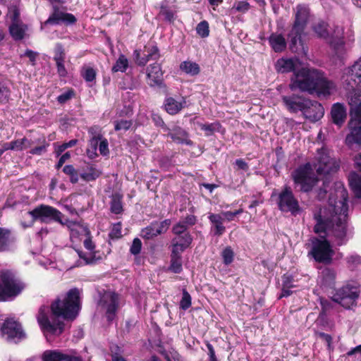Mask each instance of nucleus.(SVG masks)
<instances>
[{
    "label": "nucleus",
    "instance_id": "obj_13",
    "mask_svg": "<svg viewBox=\"0 0 361 361\" xmlns=\"http://www.w3.org/2000/svg\"><path fill=\"white\" fill-rule=\"evenodd\" d=\"M1 331L7 339L15 343L24 338L25 335L19 322L12 318L6 319L1 327Z\"/></svg>",
    "mask_w": 361,
    "mask_h": 361
},
{
    "label": "nucleus",
    "instance_id": "obj_58",
    "mask_svg": "<svg viewBox=\"0 0 361 361\" xmlns=\"http://www.w3.org/2000/svg\"><path fill=\"white\" fill-rule=\"evenodd\" d=\"M320 305L322 306V313L326 314L328 311L333 308V300L329 299L320 298Z\"/></svg>",
    "mask_w": 361,
    "mask_h": 361
},
{
    "label": "nucleus",
    "instance_id": "obj_46",
    "mask_svg": "<svg viewBox=\"0 0 361 361\" xmlns=\"http://www.w3.org/2000/svg\"><path fill=\"white\" fill-rule=\"evenodd\" d=\"M223 262L226 265L231 264L234 259V252L231 247L227 246L221 252Z\"/></svg>",
    "mask_w": 361,
    "mask_h": 361
},
{
    "label": "nucleus",
    "instance_id": "obj_38",
    "mask_svg": "<svg viewBox=\"0 0 361 361\" xmlns=\"http://www.w3.org/2000/svg\"><path fill=\"white\" fill-rule=\"evenodd\" d=\"M128 67V60L125 55L121 54L116 60L115 64L113 66L111 71L113 73L121 72L123 73Z\"/></svg>",
    "mask_w": 361,
    "mask_h": 361
},
{
    "label": "nucleus",
    "instance_id": "obj_9",
    "mask_svg": "<svg viewBox=\"0 0 361 361\" xmlns=\"http://www.w3.org/2000/svg\"><path fill=\"white\" fill-rule=\"evenodd\" d=\"M316 161L314 168L319 175H329L336 172L339 169L337 160L332 157L329 150L324 147L317 149Z\"/></svg>",
    "mask_w": 361,
    "mask_h": 361
},
{
    "label": "nucleus",
    "instance_id": "obj_45",
    "mask_svg": "<svg viewBox=\"0 0 361 361\" xmlns=\"http://www.w3.org/2000/svg\"><path fill=\"white\" fill-rule=\"evenodd\" d=\"M313 30L318 37L326 38L329 35L327 24L324 21H319L313 26Z\"/></svg>",
    "mask_w": 361,
    "mask_h": 361
},
{
    "label": "nucleus",
    "instance_id": "obj_37",
    "mask_svg": "<svg viewBox=\"0 0 361 361\" xmlns=\"http://www.w3.org/2000/svg\"><path fill=\"white\" fill-rule=\"evenodd\" d=\"M200 129L204 131L206 136H211L215 132H221V125L219 122L211 123H199Z\"/></svg>",
    "mask_w": 361,
    "mask_h": 361
},
{
    "label": "nucleus",
    "instance_id": "obj_21",
    "mask_svg": "<svg viewBox=\"0 0 361 361\" xmlns=\"http://www.w3.org/2000/svg\"><path fill=\"white\" fill-rule=\"evenodd\" d=\"M102 173V171L93 164H87L79 169L80 177L85 182L96 180Z\"/></svg>",
    "mask_w": 361,
    "mask_h": 361
},
{
    "label": "nucleus",
    "instance_id": "obj_41",
    "mask_svg": "<svg viewBox=\"0 0 361 361\" xmlns=\"http://www.w3.org/2000/svg\"><path fill=\"white\" fill-rule=\"evenodd\" d=\"M11 232L8 229L0 227V252L5 251L9 243Z\"/></svg>",
    "mask_w": 361,
    "mask_h": 361
},
{
    "label": "nucleus",
    "instance_id": "obj_3",
    "mask_svg": "<svg viewBox=\"0 0 361 361\" xmlns=\"http://www.w3.org/2000/svg\"><path fill=\"white\" fill-rule=\"evenodd\" d=\"M291 90L297 89L310 94L330 95L336 89L335 84L327 80L323 73L314 68H302L293 73L289 85Z\"/></svg>",
    "mask_w": 361,
    "mask_h": 361
},
{
    "label": "nucleus",
    "instance_id": "obj_60",
    "mask_svg": "<svg viewBox=\"0 0 361 361\" xmlns=\"http://www.w3.org/2000/svg\"><path fill=\"white\" fill-rule=\"evenodd\" d=\"M68 227L70 228L71 235L72 237H76L80 233L79 230L82 229L78 224L73 221H69Z\"/></svg>",
    "mask_w": 361,
    "mask_h": 361
},
{
    "label": "nucleus",
    "instance_id": "obj_23",
    "mask_svg": "<svg viewBox=\"0 0 361 361\" xmlns=\"http://www.w3.org/2000/svg\"><path fill=\"white\" fill-rule=\"evenodd\" d=\"M43 361H82L81 358L74 355L62 353L58 350H46L42 355Z\"/></svg>",
    "mask_w": 361,
    "mask_h": 361
},
{
    "label": "nucleus",
    "instance_id": "obj_30",
    "mask_svg": "<svg viewBox=\"0 0 361 361\" xmlns=\"http://www.w3.org/2000/svg\"><path fill=\"white\" fill-rule=\"evenodd\" d=\"M85 247L90 251V253L85 254L82 251L77 250L80 258L83 259L86 264H92L94 262V255L93 252L94 250V244L90 238H87L84 240Z\"/></svg>",
    "mask_w": 361,
    "mask_h": 361
},
{
    "label": "nucleus",
    "instance_id": "obj_63",
    "mask_svg": "<svg viewBox=\"0 0 361 361\" xmlns=\"http://www.w3.org/2000/svg\"><path fill=\"white\" fill-rule=\"evenodd\" d=\"M99 150L100 154L103 156H106L109 154L108 141L106 139H104L100 141Z\"/></svg>",
    "mask_w": 361,
    "mask_h": 361
},
{
    "label": "nucleus",
    "instance_id": "obj_1",
    "mask_svg": "<svg viewBox=\"0 0 361 361\" xmlns=\"http://www.w3.org/2000/svg\"><path fill=\"white\" fill-rule=\"evenodd\" d=\"M348 192L341 183H336L334 192H331L328 204L314 212L316 224L314 231L322 239L312 240L311 255L321 263L331 262L334 251L326 235L331 238L338 245L345 244L353 236L352 228L347 221L348 205Z\"/></svg>",
    "mask_w": 361,
    "mask_h": 361
},
{
    "label": "nucleus",
    "instance_id": "obj_14",
    "mask_svg": "<svg viewBox=\"0 0 361 361\" xmlns=\"http://www.w3.org/2000/svg\"><path fill=\"white\" fill-rule=\"evenodd\" d=\"M102 306L106 309V317L109 322H112L118 308L119 297L114 292H106L101 299Z\"/></svg>",
    "mask_w": 361,
    "mask_h": 361
},
{
    "label": "nucleus",
    "instance_id": "obj_33",
    "mask_svg": "<svg viewBox=\"0 0 361 361\" xmlns=\"http://www.w3.org/2000/svg\"><path fill=\"white\" fill-rule=\"evenodd\" d=\"M349 185L355 197L361 198V176L353 172L349 176Z\"/></svg>",
    "mask_w": 361,
    "mask_h": 361
},
{
    "label": "nucleus",
    "instance_id": "obj_51",
    "mask_svg": "<svg viewBox=\"0 0 361 361\" xmlns=\"http://www.w3.org/2000/svg\"><path fill=\"white\" fill-rule=\"evenodd\" d=\"M188 227L180 220L172 228V232L176 235H182L183 233H189L187 231Z\"/></svg>",
    "mask_w": 361,
    "mask_h": 361
},
{
    "label": "nucleus",
    "instance_id": "obj_42",
    "mask_svg": "<svg viewBox=\"0 0 361 361\" xmlns=\"http://www.w3.org/2000/svg\"><path fill=\"white\" fill-rule=\"evenodd\" d=\"M159 235V231L154 227L153 223L142 229L140 236L146 240H150Z\"/></svg>",
    "mask_w": 361,
    "mask_h": 361
},
{
    "label": "nucleus",
    "instance_id": "obj_7",
    "mask_svg": "<svg viewBox=\"0 0 361 361\" xmlns=\"http://www.w3.org/2000/svg\"><path fill=\"white\" fill-rule=\"evenodd\" d=\"M23 283L11 271L0 273V302L14 299L24 289Z\"/></svg>",
    "mask_w": 361,
    "mask_h": 361
},
{
    "label": "nucleus",
    "instance_id": "obj_18",
    "mask_svg": "<svg viewBox=\"0 0 361 361\" xmlns=\"http://www.w3.org/2000/svg\"><path fill=\"white\" fill-rule=\"evenodd\" d=\"M54 61L56 63L57 73L60 78H66L68 71L65 67L66 53L61 44H56L54 50Z\"/></svg>",
    "mask_w": 361,
    "mask_h": 361
},
{
    "label": "nucleus",
    "instance_id": "obj_40",
    "mask_svg": "<svg viewBox=\"0 0 361 361\" xmlns=\"http://www.w3.org/2000/svg\"><path fill=\"white\" fill-rule=\"evenodd\" d=\"M28 142V140L25 137L20 140H13L11 142H5L6 149H8V150L21 151L26 147V144Z\"/></svg>",
    "mask_w": 361,
    "mask_h": 361
},
{
    "label": "nucleus",
    "instance_id": "obj_4",
    "mask_svg": "<svg viewBox=\"0 0 361 361\" xmlns=\"http://www.w3.org/2000/svg\"><path fill=\"white\" fill-rule=\"evenodd\" d=\"M310 16L309 8L305 5H298L296 7L295 21L291 30L288 35L289 47L293 52L307 54L302 40V35L304 33Z\"/></svg>",
    "mask_w": 361,
    "mask_h": 361
},
{
    "label": "nucleus",
    "instance_id": "obj_59",
    "mask_svg": "<svg viewBox=\"0 0 361 361\" xmlns=\"http://www.w3.org/2000/svg\"><path fill=\"white\" fill-rule=\"evenodd\" d=\"M76 143L77 140H71L68 142H64L62 145H59L56 150L57 156H59L67 148L73 147L74 145H75Z\"/></svg>",
    "mask_w": 361,
    "mask_h": 361
},
{
    "label": "nucleus",
    "instance_id": "obj_28",
    "mask_svg": "<svg viewBox=\"0 0 361 361\" xmlns=\"http://www.w3.org/2000/svg\"><path fill=\"white\" fill-rule=\"evenodd\" d=\"M185 103L184 98L178 102L173 97H167L164 101L165 110L171 115L177 114L185 106Z\"/></svg>",
    "mask_w": 361,
    "mask_h": 361
},
{
    "label": "nucleus",
    "instance_id": "obj_36",
    "mask_svg": "<svg viewBox=\"0 0 361 361\" xmlns=\"http://www.w3.org/2000/svg\"><path fill=\"white\" fill-rule=\"evenodd\" d=\"M122 197L119 193L112 195L110 203V210L112 213L118 214L123 212Z\"/></svg>",
    "mask_w": 361,
    "mask_h": 361
},
{
    "label": "nucleus",
    "instance_id": "obj_50",
    "mask_svg": "<svg viewBox=\"0 0 361 361\" xmlns=\"http://www.w3.org/2000/svg\"><path fill=\"white\" fill-rule=\"evenodd\" d=\"M196 31L197 33L202 37H206L209 36V23L206 20L201 21L197 24Z\"/></svg>",
    "mask_w": 361,
    "mask_h": 361
},
{
    "label": "nucleus",
    "instance_id": "obj_34",
    "mask_svg": "<svg viewBox=\"0 0 361 361\" xmlns=\"http://www.w3.org/2000/svg\"><path fill=\"white\" fill-rule=\"evenodd\" d=\"M180 253L176 252L173 250L171 252L169 270L175 274H179L183 270Z\"/></svg>",
    "mask_w": 361,
    "mask_h": 361
},
{
    "label": "nucleus",
    "instance_id": "obj_20",
    "mask_svg": "<svg viewBox=\"0 0 361 361\" xmlns=\"http://www.w3.org/2000/svg\"><path fill=\"white\" fill-rule=\"evenodd\" d=\"M143 56H140V52L137 50L135 51V61L138 66H144L149 61H156L159 58V49L156 46L151 47H145Z\"/></svg>",
    "mask_w": 361,
    "mask_h": 361
},
{
    "label": "nucleus",
    "instance_id": "obj_17",
    "mask_svg": "<svg viewBox=\"0 0 361 361\" xmlns=\"http://www.w3.org/2000/svg\"><path fill=\"white\" fill-rule=\"evenodd\" d=\"M75 22L76 18L73 14L61 11L59 8H55L53 13L44 22V24L59 25L65 23L71 25Z\"/></svg>",
    "mask_w": 361,
    "mask_h": 361
},
{
    "label": "nucleus",
    "instance_id": "obj_56",
    "mask_svg": "<svg viewBox=\"0 0 361 361\" xmlns=\"http://www.w3.org/2000/svg\"><path fill=\"white\" fill-rule=\"evenodd\" d=\"M109 236L111 238L118 239L122 236L121 234V224L117 223L114 224L111 229L109 233Z\"/></svg>",
    "mask_w": 361,
    "mask_h": 361
},
{
    "label": "nucleus",
    "instance_id": "obj_53",
    "mask_svg": "<svg viewBox=\"0 0 361 361\" xmlns=\"http://www.w3.org/2000/svg\"><path fill=\"white\" fill-rule=\"evenodd\" d=\"M101 139V136L100 135H98V136H94L92 139H91V145H92V150L88 149L87 151V155L88 157L90 158V159H93L95 157V156H97V154L95 152L96 151V149H97V145L98 144V141L99 140Z\"/></svg>",
    "mask_w": 361,
    "mask_h": 361
},
{
    "label": "nucleus",
    "instance_id": "obj_32",
    "mask_svg": "<svg viewBox=\"0 0 361 361\" xmlns=\"http://www.w3.org/2000/svg\"><path fill=\"white\" fill-rule=\"evenodd\" d=\"M26 29V26L22 22H16L14 23H11L9 26L10 34L15 40H20L23 39Z\"/></svg>",
    "mask_w": 361,
    "mask_h": 361
},
{
    "label": "nucleus",
    "instance_id": "obj_48",
    "mask_svg": "<svg viewBox=\"0 0 361 361\" xmlns=\"http://www.w3.org/2000/svg\"><path fill=\"white\" fill-rule=\"evenodd\" d=\"M250 8V5L247 1H240L234 3L231 8V11L239 13H246Z\"/></svg>",
    "mask_w": 361,
    "mask_h": 361
},
{
    "label": "nucleus",
    "instance_id": "obj_29",
    "mask_svg": "<svg viewBox=\"0 0 361 361\" xmlns=\"http://www.w3.org/2000/svg\"><path fill=\"white\" fill-rule=\"evenodd\" d=\"M331 114L333 122L338 126H341L346 118V109L344 105L336 103L333 105Z\"/></svg>",
    "mask_w": 361,
    "mask_h": 361
},
{
    "label": "nucleus",
    "instance_id": "obj_12",
    "mask_svg": "<svg viewBox=\"0 0 361 361\" xmlns=\"http://www.w3.org/2000/svg\"><path fill=\"white\" fill-rule=\"evenodd\" d=\"M341 80L345 88L348 91L361 86V58L352 66L345 69Z\"/></svg>",
    "mask_w": 361,
    "mask_h": 361
},
{
    "label": "nucleus",
    "instance_id": "obj_31",
    "mask_svg": "<svg viewBox=\"0 0 361 361\" xmlns=\"http://www.w3.org/2000/svg\"><path fill=\"white\" fill-rule=\"evenodd\" d=\"M269 42L275 52H281L286 47V41L281 34H271L269 37Z\"/></svg>",
    "mask_w": 361,
    "mask_h": 361
},
{
    "label": "nucleus",
    "instance_id": "obj_2",
    "mask_svg": "<svg viewBox=\"0 0 361 361\" xmlns=\"http://www.w3.org/2000/svg\"><path fill=\"white\" fill-rule=\"evenodd\" d=\"M80 308V292L78 288L71 289L61 300L56 299L48 306L43 305L37 316V322L48 341L51 336H58L64 330V324L60 317L73 320L77 317Z\"/></svg>",
    "mask_w": 361,
    "mask_h": 361
},
{
    "label": "nucleus",
    "instance_id": "obj_15",
    "mask_svg": "<svg viewBox=\"0 0 361 361\" xmlns=\"http://www.w3.org/2000/svg\"><path fill=\"white\" fill-rule=\"evenodd\" d=\"M282 101L288 110L293 113L301 111L302 113L307 104H310V99L299 94H292L283 96Z\"/></svg>",
    "mask_w": 361,
    "mask_h": 361
},
{
    "label": "nucleus",
    "instance_id": "obj_25",
    "mask_svg": "<svg viewBox=\"0 0 361 361\" xmlns=\"http://www.w3.org/2000/svg\"><path fill=\"white\" fill-rule=\"evenodd\" d=\"M192 238L190 233L176 235L172 240V250L176 252H182L190 246Z\"/></svg>",
    "mask_w": 361,
    "mask_h": 361
},
{
    "label": "nucleus",
    "instance_id": "obj_62",
    "mask_svg": "<svg viewBox=\"0 0 361 361\" xmlns=\"http://www.w3.org/2000/svg\"><path fill=\"white\" fill-rule=\"evenodd\" d=\"M294 281L290 275L284 274L282 276V286L285 288H295L296 286L293 283Z\"/></svg>",
    "mask_w": 361,
    "mask_h": 361
},
{
    "label": "nucleus",
    "instance_id": "obj_44",
    "mask_svg": "<svg viewBox=\"0 0 361 361\" xmlns=\"http://www.w3.org/2000/svg\"><path fill=\"white\" fill-rule=\"evenodd\" d=\"M63 171L68 176H70V181L72 183H76L79 180V171H78L72 165H66Z\"/></svg>",
    "mask_w": 361,
    "mask_h": 361
},
{
    "label": "nucleus",
    "instance_id": "obj_26",
    "mask_svg": "<svg viewBox=\"0 0 361 361\" xmlns=\"http://www.w3.org/2000/svg\"><path fill=\"white\" fill-rule=\"evenodd\" d=\"M321 285L326 288H334L336 284V273L334 269L326 267L320 273Z\"/></svg>",
    "mask_w": 361,
    "mask_h": 361
},
{
    "label": "nucleus",
    "instance_id": "obj_64",
    "mask_svg": "<svg viewBox=\"0 0 361 361\" xmlns=\"http://www.w3.org/2000/svg\"><path fill=\"white\" fill-rule=\"evenodd\" d=\"M8 90L2 83L0 82V102H3L8 99Z\"/></svg>",
    "mask_w": 361,
    "mask_h": 361
},
{
    "label": "nucleus",
    "instance_id": "obj_39",
    "mask_svg": "<svg viewBox=\"0 0 361 361\" xmlns=\"http://www.w3.org/2000/svg\"><path fill=\"white\" fill-rule=\"evenodd\" d=\"M80 74L83 79L87 82H93L95 81L97 73L92 67L83 66L81 68Z\"/></svg>",
    "mask_w": 361,
    "mask_h": 361
},
{
    "label": "nucleus",
    "instance_id": "obj_47",
    "mask_svg": "<svg viewBox=\"0 0 361 361\" xmlns=\"http://www.w3.org/2000/svg\"><path fill=\"white\" fill-rule=\"evenodd\" d=\"M192 305V298L189 293L186 290V289H183V296L180 301V308L186 310H188Z\"/></svg>",
    "mask_w": 361,
    "mask_h": 361
},
{
    "label": "nucleus",
    "instance_id": "obj_16",
    "mask_svg": "<svg viewBox=\"0 0 361 361\" xmlns=\"http://www.w3.org/2000/svg\"><path fill=\"white\" fill-rule=\"evenodd\" d=\"M324 114V109L321 104L317 101L310 99V104H307L302 111L305 118L310 121L315 122L322 118Z\"/></svg>",
    "mask_w": 361,
    "mask_h": 361
},
{
    "label": "nucleus",
    "instance_id": "obj_22",
    "mask_svg": "<svg viewBox=\"0 0 361 361\" xmlns=\"http://www.w3.org/2000/svg\"><path fill=\"white\" fill-rule=\"evenodd\" d=\"M147 76L151 87L160 86L163 81V72L158 63L151 64L147 69Z\"/></svg>",
    "mask_w": 361,
    "mask_h": 361
},
{
    "label": "nucleus",
    "instance_id": "obj_6",
    "mask_svg": "<svg viewBox=\"0 0 361 361\" xmlns=\"http://www.w3.org/2000/svg\"><path fill=\"white\" fill-rule=\"evenodd\" d=\"M360 284L358 281L350 280L342 286L335 289L331 297L332 300L345 309H350L356 305L360 296Z\"/></svg>",
    "mask_w": 361,
    "mask_h": 361
},
{
    "label": "nucleus",
    "instance_id": "obj_11",
    "mask_svg": "<svg viewBox=\"0 0 361 361\" xmlns=\"http://www.w3.org/2000/svg\"><path fill=\"white\" fill-rule=\"evenodd\" d=\"M28 214L32 216L34 221L39 220L42 223H49L51 221H56L61 224H63L61 220L62 213L57 209L46 204H40L36 207Z\"/></svg>",
    "mask_w": 361,
    "mask_h": 361
},
{
    "label": "nucleus",
    "instance_id": "obj_43",
    "mask_svg": "<svg viewBox=\"0 0 361 361\" xmlns=\"http://www.w3.org/2000/svg\"><path fill=\"white\" fill-rule=\"evenodd\" d=\"M334 32L336 39L335 41H332L331 44L334 47L335 49L338 51L340 49H342L344 46V42L343 39V28L337 27Z\"/></svg>",
    "mask_w": 361,
    "mask_h": 361
},
{
    "label": "nucleus",
    "instance_id": "obj_52",
    "mask_svg": "<svg viewBox=\"0 0 361 361\" xmlns=\"http://www.w3.org/2000/svg\"><path fill=\"white\" fill-rule=\"evenodd\" d=\"M155 228H157V230L159 231V235L165 233L170 224H171V220L170 219H165L159 223L158 222H154L153 223Z\"/></svg>",
    "mask_w": 361,
    "mask_h": 361
},
{
    "label": "nucleus",
    "instance_id": "obj_54",
    "mask_svg": "<svg viewBox=\"0 0 361 361\" xmlns=\"http://www.w3.org/2000/svg\"><path fill=\"white\" fill-rule=\"evenodd\" d=\"M142 249V242L141 240L135 238L133 240V243L130 247V252L133 255H137L140 254Z\"/></svg>",
    "mask_w": 361,
    "mask_h": 361
},
{
    "label": "nucleus",
    "instance_id": "obj_19",
    "mask_svg": "<svg viewBox=\"0 0 361 361\" xmlns=\"http://www.w3.org/2000/svg\"><path fill=\"white\" fill-rule=\"evenodd\" d=\"M166 132H167V136L176 143L192 145V142L188 137V133L179 126H174L172 128H166Z\"/></svg>",
    "mask_w": 361,
    "mask_h": 361
},
{
    "label": "nucleus",
    "instance_id": "obj_61",
    "mask_svg": "<svg viewBox=\"0 0 361 361\" xmlns=\"http://www.w3.org/2000/svg\"><path fill=\"white\" fill-rule=\"evenodd\" d=\"M317 336L324 341L327 345V348L329 350H331L333 349L332 348V337L331 335L323 333V332H319L317 333Z\"/></svg>",
    "mask_w": 361,
    "mask_h": 361
},
{
    "label": "nucleus",
    "instance_id": "obj_10",
    "mask_svg": "<svg viewBox=\"0 0 361 361\" xmlns=\"http://www.w3.org/2000/svg\"><path fill=\"white\" fill-rule=\"evenodd\" d=\"M277 204L279 210L283 212H290L294 216L298 214L301 211L299 202L288 185H284L282 190L278 194Z\"/></svg>",
    "mask_w": 361,
    "mask_h": 361
},
{
    "label": "nucleus",
    "instance_id": "obj_35",
    "mask_svg": "<svg viewBox=\"0 0 361 361\" xmlns=\"http://www.w3.org/2000/svg\"><path fill=\"white\" fill-rule=\"evenodd\" d=\"M180 69L188 75H197L200 71L199 65L190 61H185L180 65Z\"/></svg>",
    "mask_w": 361,
    "mask_h": 361
},
{
    "label": "nucleus",
    "instance_id": "obj_24",
    "mask_svg": "<svg viewBox=\"0 0 361 361\" xmlns=\"http://www.w3.org/2000/svg\"><path fill=\"white\" fill-rule=\"evenodd\" d=\"M298 65V59L296 58H281L277 60L276 63V69L278 72L281 73L295 71L296 67Z\"/></svg>",
    "mask_w": 361,
    "mask_h": 361
},
{
    "label": "nucleus",
    "instance_id": "obj_55",
    "mask_svg": "<svg viewBox=\"0 0 361 361\" xmlns=\"http://www.w3.org/2000/svg\"><path fill=\"white\" fill-rule=\"evenodd\" d=\"M75 95L74 90L71 89L59 95L57 101L60 104H64Z\"/></svg>",
    "mask_w": 361,
    "mask_h": 361
},
{
    "label": "nucleus",
    "instance_id": "obj_5",
    "mask_svg": "<svg viewBox=\"0 0 361 361\" xmlns=\"http://www.w3.org/2000/svg\"><path fill=\"white\" fill-rule=\"evenodd\" d=\"M350 120L348 126L350 133L346 136L348 145L361 144V99L360 96L351 97L349 100Z\"/></svg>",
    "mask_w": 361,
    "mask_h": 361
},
{
    "label": "nucleus",
    "instance_id": "obj_8",
    "mask_svg": "<svg viewBox=\"0 0 361 361\" xmlns=\"http://www.w3.org/2000/svg\"><path fill=\"white\" fill-rule=\"evenodd\" d=\"M291 177L296 185L300 186V190L304 192L312 190L314 185L318 181L312 165L306 163L300 165L291 173Z\"/></svg>",
    "mask_w": 361,
    "mask_h": 361
},
{
    "label": "nucleus",
    "instance_id": "obj_27",
    "mask_svg": "<svg viewBox=\"0 0 361 361\" xmlns=\"http://www.w3.org/2000/svg\"><path fill=\"white\" fill-rule=\"evenodd\" d=\"M209 220L212 224V231L214 235L221 236L225 231L226 227L224 226V218L219 214H209Z\"/></svg>",
    "mask_w": 361,
    "mask_h": 361
},
{
    "label": "nucleus",
    "instance_id": "obj_49",
    "mask_svg": "<svg viewBox=\"0 0 361 361\" xmlns=\"http://www.w3.org/2000/svg\"><path fill=\"white\" fill-rule=\"evenodd\" d=\"M133 123L130 120L121 119L114 121V129L116 131L124 130L126 131L131 127Z\"/></svg>",
    "mask_w": 361,
    "mask_h": 361
},
{
    "label": "nucleus",
    "instance_id": "obj_57",
    "mask_svg": "<svg viewBox=\"0 0 361 361\" xmlns=\"http://www.w3.org/2000/svg\"><path fill=\"white\" fill-rule=\"evenodd\" d=\"M347 263L350 268L361 264V257L357 255H351L346 258Z\"/></svg>",
    "mask_w": 361,
    "mask_h": 361
}]
</instances>
